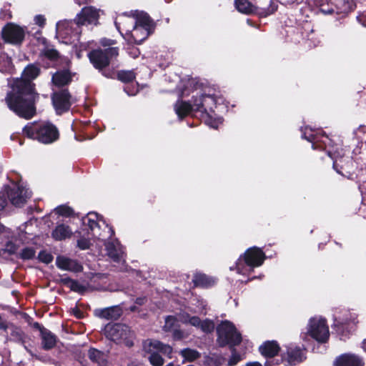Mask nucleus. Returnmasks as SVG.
<instances>
[{
	"instance_id": "1",
	"label": "nucleus",
	"mask_w": 366,
	"mask_h": 366,
	"mask_svg": "<svg viewBox=\"0 0 366 366\" xmlns=\"http://www.w3.org/2000/svg\"><path fill=\"white\" fill-rule=\"evenodd\" d=\"M39 74V69L36 66L29 65L20 79L9 83L11 89L7 93L5 101L9 109L21 117L31 119L36 113L35 102L38 94L34 92L31 81Z\"/></svg>"
},
{
	"instance_id": "2",
	"label": "nucleus",
	"mask_w": 366,
	"mask_h": 366,
	"mask_svg": "<svg viewBox=\"0 0 366 366\" xmlns=\"http://www.w3.org/2000/svg\"><path fill=\"white\" fill-rule=\"evenodd\" d=\"M82 232L89 233L92 238L106 242L114 234L112 229L98 214L89 212L82 218Z\"/></svg>"
},
{
	"instance_id": "3",
	"label": "nucleus",
	"mask_w": 366,
	"mask_h": 366,
	"mask_svg": "<svg viewBox=\"0 0 366 366\" xmlns=\"http://www.w3.org/2000/svg\"><path fill=\"white\" fill-rule=\"evenodd\" d=\"M29 138L36 139L43 144H51L59 138V132L56 127L48 122L29 123L23 130Z\"/></svg>"
},
{
	"instance_id": "4",
	"label": "nucleus",
	"mask_w": 366,
	"mask_h": 366,
	"mask_svg": "<svg viewBox=\"0 0 366 366\" xmlns=\"http://www.w3.org/2000/svg\"><path fill=\"white\" fill-rule=\"evenodd\" d=\"M265 259L264 253L257 247L248 249L241 255L236 262V270L238 274L247 275L253 272L254 267L261 266Z\"/></svg>"
},
{
	"instance_id": "5",
	"label": "nucleus",
	"mask_w": 366,
	"mask_h": 366,
	"mask_svg": "<svg viewBox=\"0 0 366 366\" xmlns=\"http://www.w3.org/2000/svg\"><path fill=\"white\" fill-rule=\"evenodd\" d=\"M152 26L149 16L141 13L137 16V21L132 29L127 28L124 39L129 44H140L149 36Z\"/></svg>"
},
{
	"instance_id": "6",
	"label": "nucleus",
	"mask_w": 366,
	"mask_h": 366,
	"mask_svg": "<svg viewBox=\"0 0 366 366\" xmlns=\"http://www.w3.org/2000/svg\"><path fill=\"white\" fill-rule=\"evenodd\" d=\"M143 350L150 354L149 362L153 366H162L164 359L159 352L169 356L172 352V348L169 345L163 344L157 340H146L143 342Z\"/></svg>"
},
{
	"instance_id": "7",
	"label": "nucleus",
	"mask_w": 366,
	"mask_h": 366,
	"mask_svg": "<svg viewBox=\"0 0 366 366\" xmlns=\"http://www.w3.org/2000/svg\"><path fill=\"white\" fill-rule=\"evenodd\" d=\"M104 332L106 337L112 341L118 343L123 342L129 347L132 345V342L129 339L132 335L131 331L125 325L109 323L105 326Z\"/></svg>"
},
{
	"instance_id": "8",
	"label": "nucleus",
	"mask_w": 366,
	"mask_h": 366,
	"mask_svg": "<svg viewBox=\"0 0 366 366\" xmlns=\"http://www.w3.org/2000/svg\"><path fill=\"white\" fill-rule=\"evenodd\" d=\"M218 339L222 345L231 344L233 345H239L241 342L242 337L234 325L229 321L222 322L217 328Z\"/></svg>"
},
{
	"instance_id": "9",
	"label": "nucleus",
	"mask_w": 366,
	"mask_h": 366,
	"mask_svg": "<svg viewBox=\"0 0 366 366\" xmlns=\"http://www.w3.org/2000/svg\"><path fill=\"white\" fill-rule=\"evenodd\" d=\"M4 189L11 203L16 207L23 206L31 196V192L19 183L12 182Z\"/></svg>"
},
{
	"instance_id": "10",
	"label": "nucleus",
	"mask_w": 366,
	"mask_h": 366,
	"mask_svg": "<svg viewBox=\"0 0 366 366\" xmlns=\"http://www.w3.org/2000/svg\"><path fill=\"white\" fill-rule=\"evenodd\" d=\"M118 55L117 47H109L102 49L93 50L88 54L91 63L96 69H102L107 66L110 59Z\"/></svg>"
},
{
	"instance_id": "11",
	"label": "nucleus",
	"mask_w": 366,
	"mask_h": 366,
	"mask_svg": "<svg viewBox=\"0 0 366 366\" xmlns=\"http://www.w3.org/2000/svg\"><path fill=\"white\" fill-rule=\"evenodd\" d=\"M307 333L319 342H326L330 332L325 320L322 317L311 318L307 325Z\"/></svg>"
},
{
	"instance_id": "12",
	"label": "nucleus",
	"mask_w": 366,
	"mask_h": 366,
	"mask_svg": "<svg viewBox=\"0 0 366 366\" xmlns=\"http://www.w3.org/2000/svg\"><path fill=\"white\" fill-rule=\"evenodd\" d=\"M81 33V26L75 19L74 21L63 20L56 24V34L61 39H65V43H68L67 39L74 38L78 39Z\"/></svg>"
},
{
	"instance_id": "13",
	"label": "nucleus",
	"mask_w": 366,
	"mask_h": 366,
	"mask_svg": "<svg viewBox=\"0 0 366 366\" xmlns=\"http://www.w3.org/2000/svg\"><path fill=\"white\" fill-rule=\"evenodd\" d=\"M1 35L5 41L12 44H18L24 40V30L21 27L11 23L3 28Z\"/></svg>"
},
{
	"instance_id": "14",
	"label": "nucleus",
	"mask_w": 366,
	"mask_h": 366,
	"mask_svg": "<svg viewBox=\"0 0 366 366\" xmlns=\"http://www.w3.org/2000/svg\"><path fill=\"white\" fill-rule=\"evenodd\" d=\"M179 317L183 324H189L204 332H210L214 328L212 321L207 319L202 321L197 316H192L186 312H182Z\"/></svg>"
},
{
	"instance_id": "15",
	"label": "nucleus",
	"mask_w": 366,
	"mask_h": 366,
	"mask_svg": "<svg viewBox=\"0 0 366 366\" xmlns=\"http://www.w3.org/2000/svg\"><path fill=\"white\" fill-rule=\"evenodd\" d=\"M52 102L57 114L68 111L71 105V97L66 89L54 93Z\"/></svg>"
},
{
	"instance_id": "16",
	"label": "nucleus",
	"mask_w": 366,
	"mask_h": 366,
	"mask_svg": "<svg viewBox=\"0 0 366 366\" xmlns=\"http://www.w3.org/2000/svg\"><path fill=\"white\" fill-rule=\"evenodd\" d=\"M99 16V11L92 6H86L76 15V19L81 26L97 24Z\"/></svg>"
},
{
	"instance_id": "17",
	"label": "nucleus",
	"mask_w": 366,
	"mask_h": 366,
	"mask_svg": "<svg viewBox=\"0 0 366 366\" xmlns=\"http://www.w3.org/2000/svg\"><path fill=\"white\" fill-rule=\"evenodd\" d=\"M107 255L115 262H124V250L119 242L114 239L104 243Z\"/></svg>"
},
{
	"instance_id": "18",
	"label": "nucleus",
	"mask_w": 366,
	"mask_h": 366,
	"mask_svg": "<svg viewBox=\"0 0 366 366\" xmlns=\"http://www.w3.org/2000/svg\"><path fill=\"white\" fill-rule=\"evenodd\" d=\"M331 4L334 5V8L326 9L322 5L320 11L325 14H331L335 10L337 14H347L352 11L353 3L352 0H330Z\"/></svg>"
},
{
	"instance_id": "19",
	"label": "nucleus",
	"mask_w": 366,
	"mask_h": 366,
	"mask_svg": "<svg viewBox=\"0 0 366 366\" xmlns=\"http://www.w3.org/2000/svg\"><path fill=\"white\" fill-rule=\"evenodd\" d=\"M362 359L352 353H345L337 357L334 366H363Z\"/></svg>"
},
{
	"instance_id": "20",
	"label": "nucleus",
	"mask_w": 366,
	"mask_h": 366,
	"mask_svg": "<svg viewBox=\"0 0 366 366\" xmlns=\"http://www.w3.org/2000/svg\"><path fill=\"white\" fill-rule=\"evenodd\" d=\"M137 21V16H132L124 14L118 15L114 21L115 26L117 30L120 32L124 37L126 33L127 28L132 29L135 22Z\"/></svg>"
},
{
	"instance_id": "21",
	"label": "nucleus",
	"mask_w": 366,
	"mask_h": 366,
	"mask_svg": "<svg viewBox=\"0 0 366 366\" xmlns=\"http://www.w3.org/2000/svg\"><path fill=\"white\" fill-rule=\"evenodd\" d=\"M57 267L63 270L79 272L82 270V266L76 260L64 256H59L56 259Z\"/></svg>"
},
{
	"instance_id": "22",
	"label": "nucleus",
	"mask_w": 366,
	"mask_h": 366,
	"mask_svg": "<svg viewBox=\"0 0 366 366\" xmlns=\"http://www.w3.org/2000/svg\"><path fill=\"white\" fill-rule=\"evenodd\" d=\"M197 97L194 99L195 110L208 115V112L212 111L213 106L215 104V99L212 95L201 96L199 97V103H197Z\"/></svg>"
},
{
	"instance_id": "23",
	"label": "nucleus",
	"mask_w": 366,
	"mask_h": 366,
	"mask_svg": "<svg viewBox=\"0 0 366 366\" xmlns=\"http://www.w3.org/2000/svg\"><path fill=\"white\" fill-rule=\"evenodd\" d=\"M36 327L39 330L41 333L43 348L45 350H50L53 348L56 343V335L39 324H36Z\"/></svg>"
},
{
	"instance_id": "24",
	"label": "nucleus",
	"mask_w": 366,
	"mask_h": 366,
	"mask_svg": "<svg viewBox=\"0 0 366 366\" xmlns=\"http://www.w3.org/2000/svg\"><path fill=\"white\" fill-rule=\"evenodd\" d=\"M174 109L180 119L189 115L193 112H197L195 110L194 104H191L189 102L183 101L182 99L177 101L174 105Z\"/></svg>"
},
{
	"instance_id": "25",
	"label": "nucleus",
	"mask_w": 366,
	"mask_h": 366,
	"mask_svg": "<svg viewBox=\"0 0 366 366\" xmlns=\"http://www.w3.org/2000/svg\"><path fill=\"white\" fill-rule=\"evenodd\" d=\"M72 230L64 224H58L51 232L52 237L56 241H61L70 238L72 235Z\"/></svg>"
},
{
	"instance_id": "26",
	"label": "nucleus",
	"mask_w": 366,
	"mask_h": 366,
	"mask_svg": "<svg viewBox=\"0 0 366 366\" xmlns=\"http://www.w3.org/2000/svg\"><path fill=\"white\" fill-rule=\"evenodd\" d=\"M192 281L196 287H207L216 282L214 277H209L204 274L197 272L194 274Z\"/></svg>"
},
{
	"instance_id": "27",
	"label": "nucleus",
	"mask_w": 366,
	"mask_h": 366,
	"mask_svg": "<svg viewBox=\"0 0 366 366\" xmlns=\"http://www.w3.org/2000/svg\"><path fill=\"white\" fill-rule=\"evenodd\" d=\"M88 356L93 362L99 366H107V356L104 352L94 348H91L88 351Z\"/></svg>"
},
{
	"instance_id": "28",
	"label": "nucleus",
	"mask_w": 366,
	"mask_h": 366,
	"mask_svg": "<svg viewBox=\"0 0 366 366\" xmlns=\"http://www.w3.org/2000/svg\"><path fill=\"white\" fill-rule=\"evenodd\" d=\"M71 81V74L68 70H62L56 72L52 76V81L57 86H62Z\"/></svg>"
},
{
	"instance_id": "29",
	"label": "nucleus",
	"mask_w": 366,
	"mask_h": 366,
	"mask_svg": "<svg viewBox=\"0 0 366 366\" xmlns=\"http://www.w3.org/2000/svg\"><path fill=\"white\" fill-rule=\"evenodd\" d=\"M97 315L107 320H117L122 315V310L118 307H108L96 312Z\"/></svg>"
},
{
	"instance_id": "30",
	"label": "nucleus",
	"mask_w": 366,
	"mask_h": 366,
	"mask_svg": "<svg viewBox=\"0 0 366 366\" xmlns=\"http://www.w3.org/2000/svg\"><path fill=\"white\" fill-rule=\"evenodd\" d=\"M279 345L274 341H268L259 347V351L262 355L266 357H274L279 352Z\"/></svg>"
},
{
	"instance_id": "31",
	"label": "nucleus",
	"mask_w": 366,
	"mask_h": 366,
	"mask_svg": "<svg viewBox=\"0 0 366 366\" xmlns=\"http://www.w3.org/2000/svg\"><path fill=\"white\" fill-rule=\"evenodd\" d=\"M357 315L355 312H347L345 315L344 317L341 318L340 317H335V325L338 326L339 325H346V324H357Z\"/></svg>"
},
{
	"instance_id": "32",
	"label": "nucleus",
	"mask_w": 366,
	"mask_h": 366,
	"mask_svg": "<svg viewBox=\"0 0 366 366\" xmlns=\"http://www.w3.org/2000/svg\"><path fill=\"white\" fill-rule=\"evenodd\" d=\"M237 9L243 14H249L254 10V6L248 0H235Z\"/></svg>"
},
{
	"instance_id": "33",
	"label": "nucleus",
	"mask_w": 366,
	"mask_h": 366,
	"mask_svg": "<svg viewBox=\"0 0 366 366\" xmlns=\"http://www.w3.org/2000/svg\"><path fill=\"white\" fill-rule=\"evenodd\" d=\"M177 315V317L174 316H167L165 319V324L163 327V329L166 332H172L176 328L179 327L178 322H181L179 320V315L181 314Z\"/></svg>"
},
{
	"instance_id": "34",
	"label": "nucleus",
	"mask_w": 366,
	"mask_h": 366,
	"mask_svg": "<svg viewBox=\"0 0 366 366\" xmlns=\"http://www.w3.org/2000/svg\"><path fill=\"white\" fill-rule=\"evenodd\" d=\"M13 70L11 59L6 54L0 56V71L2 73H11Z\"/></svg>"
},
{
	"instance_id": "35",
	"label": "nucleus",
	"mask_w": 366,
	"mask_h": 366,
	"mask_svg": "<svg viewBox=\"0 0 366 366\" xmlns=\"http://www.w3.org/2000/svg\"><path fill=\"white\" fill-rule=\"evenodd\" d=\"M302 138L307 139V141L312 142V147L313 149H316L317 147L316 143L319 141L317 137L313 134V131L312 129L305 127V129L302 131Z\"/></svg>"
},
{
	"instance_id": "36",
	"label": "nucleus",
	"mask_w": 366,
	"mask_h": 366,
	"mask_svg": "<svg viewBox=\"0 0 366 366\" xmlns=\"http://www.w3.org/2000/svg\"><path fill=\"white\" fill-rule=\"evenodd\" d=\"M62 281L73 291L77 292H83L84 291V287L79 284L77 281L69 278H64L62 280Z\"/></svg>"
},
{
	"instance_id": "37",
	"label": "nucleus",
	"mask_w": 366,
	"mask_h": 366,
	"mask_svg": "<svg viewBox=\"0 0 366 366\" xmlns=\"http://www.w3.org/2000/svg\"><path fill=\"white\" fill-rule=\"evenodd\" d=\"M182 84V87L179 88L180 98L189 96L191 88H193L194 86V80L189 79L183 81Z\"/></svg>"
},
{
	"instance_id": "38",
	"label": "nucleus",
	"mask_w": 366,
	"mask_h": 366,
	"mask_svg": "<svg viewBox=\"0 0 366 366\" xmlns=\"http://www.w3.org/2000/svg\"><path fill=\"white\" fill-rule=\"evenodd\" d=\"M181 355L189 362H192L199 357V353L189 348H186L180 352Z\"/></svg>"
},
{
	"instance_id": "39",
	"label": "nucleus",
	"mask_w": 366,
	"mask_h": 366,
	"mask_svg": "<svg viewBox=\"0 0 366 366\" xmlns=\"http://www.w3.org/2000/svg\"><path fill=\"white\" fill-rule=\"evenodd\" d=\"M41 56L43 58H46L51 61H54L58 58L59 54L56 50L52 48H46L41 52Z\"/></svg>"
},
{
	"instance_id": "40",
	"label": "nucleus",
	"mask_w": 366,
	"mask_h": 366,
	"mask_svg": "<svg viewBox=\"0 0 366 366\" xmlns=\"http://www.w3.org/2000/svg\"><path fill=\"white\" fill-rule=\"evenodd\" d=\"M134 78L133 71H121L118 73V79L123 82L132 81Z\"/></svg>"
},
{
	"instance_id": "41",
	"label": "nucleus",
	"mask_w": 366,
	"mask_h": 366,
	"mask_svg": "<svg viewBox=\"0 0 366 366\" xmlns=\"http://www.w3.org/2000/svg\"><path fill=\"white\" fill-rule=\"evenodd\" d=\"M91 236L89 233H87V237H82L77 241V245L81 249H89L91 243Z\"/></svg>"
},
{
	"instance_id": "42",
	"label": "nucleus",
	"mask_w": 366,
	"mask_h": 366,
	"mask_svg": "<svg viewBox=\"0 0 366 366\" xmlns=\"http://www.w3.org/2000/svg\"><path fill=\"white\" fill-rule=\"evenodd\" d=\"M57 214L64 217H70L73 214V210L68 206L61 205L55 209Z\"/></svg>"
},
{
	"instance_id": "43",
	"label": "nucleus",
	"mask_w": 366,
	"mask_h": 366,
	"mask_svg": "<svg viewBox=\"0 0 366 366\" xmlns=\"http://www.w3.org/2000/svg\"><path fill=\"white\" fill-rule=\"evenodd\" d=\"M35 255V251L33 248L26 247L19 254V257L23 259H31Z\"/></svg>"
},
{
	"instance_id": "44",
	"label": "nucleus",
	"mask_w": 366,
	"mask_h": 366,
	"mask_svg": "<svg viewBox=\"0 0 366 366\" xmlns=\"http://www.w3.org/2000/svg\"><path fill=\"white\" fill-rule=\"evenodd\" d=\"M39 259L42 262L48 264L53 260V256L50 253L43 251L39 252Z\"/></svg>"
},
{
	"instance_id": "45",
	"label": "nucleus",
	"mask_w": 366,
	"mask_h": 366,
	"mask_svg": "<svg viewBox=\"0 0 366 366\" xmlns=\"http://www.w3.org/2000/svg\"><path fill=\"white\" fill-rule=\"evenodd\" d=\"M172 332L173 338L175 340H180L184 338H186L188 336L187 334H186L184 331L179 330V327L173 330Z\"/></svg>"
},
{
	"instance_id": "46",
	"label": "nucleus",
	"mask_w": 366,
	"mask_h": 366,
	"mask_svg": "<svg viewBox=\"0 0 366 366\" xmlns=\"http://www.w3.org/2000/svg\"><path fill=\"white\" fill-rule=\"evenodd\" d=\"M8 204L7 195L4 189L0 192V211L3 210Z\"/></svg>"
},
{
	"instance_id": "47",
	"label": "nucleus",
	"mask_w": 366,
	"mask_h": 366,
	"mask_svg": "<svg viewBox=\"0 0 366 366\" xmlns=\"http://www.w3.org/2000/svg\"><path fill=\"white\" fill-rule=\"evenodd\" d=\"M4 251L5 252L9 253V254H14L17 251V246L15 244L11 242H9L5 245V248L4 249Z\"/></svg>"
},
{
	"instance_id": "48",
	"label": "nucleus",
	"mask_w": 366,
	"mask_h": 366,
	"mask_svg": "<svg viewBox=\"0 0 366 366\" xmlns=\"http://www.w3.org/2000/svg\"><path fill=\"white\" fill-rule=\"evenodd\" d=\"M240 360H241L240 355L236 352H233L229 360L228 364L229 366H234L237 362H239L240 361Z\"/></svg>"
},
{
	"instance_id": "49",
	"label": "nucleus",
	"mask_w": 366,
	"mask_h": 366,
	"mask_svg": "<svg viewBox=\"0 0 366 366\" xmlns=\"http://www.w3.org/2000/svg\"><path fill=\"white\" fill-rule=\"evenodd\" d=\"M205 122L211 127L217 129L219 124L221 123V121L220 119L212 121L211 117L208 116L207 118L205 119Z\"/></svg>"
},
{
	"instance_id": "50",
	"label": "nucleus",
	"mask_w": 366,
	"mask_h": 366,
	"mask_svg": "<svg viewBox=\"0 0 366 366\" xmlns=\"http://www.w3.org/2000/svg\"><path fill=\"white\" fill-rule=\"evenodd\" d=\"M35 24L39 25V26H44L45 24L46 19L43 15H36L34 17Z\"/></svg>"
},
{
	"instance_id": "51",
	"label": "nucleus",
	"mask_w": 366,
	"mask_h": 366,
	"mask_svg": "<svg viewBox=\"0 0 366 366\" xmlns=\"http://www.w3.org/2000/svg\"><path fill=\"white\" fill-rule=\"evenodd\" d=\"M198 302L199 303V305L198 306V310H196V312H199L201 314H206V307L207 305L204 300H198Z\"/></svg>"
},
{
	"instance_id": "52",
	"label": "nucleus",
	"mask_w": 366,
	"mask_h": 366,
	"mask_svg": "<svg viewBox=\"0 0 366 366\" xmlns=\"http://www.w3.org/2000/svg\"><path fill=\"white\" fill-rule=\"evenodd\" d=\"M302 351L300 349H297V350L293 351L292 350H288V355L291 358H294L295 360L298 359L300 357Z\"/></svg>"
},
{
	"instance_id": "53",
	"label": "nucleus",
	"mask_w": 366,
	"mask_h": 366,
	"mask_svg": "<svg viewBox=\"0 0 366 366\" xmlns=\"http://www.w3.org/2000/svg\"><path fill=\"white\" fill-rule=\"evenodd\" d=\"M88 46H89V43H86V44H85V43H84V44H83V43H81V44H80V45H79V50H76V56H77V58L80 59V58L81 57V52L82 51H84V50H86V49H87Z\"/></svg>"
},
{
	"instance_id": "54",
	"label": "nucleus",
	"mask_w": 366,
	"mask_h": 366,
	"mask_svg": "<svg viewBox=\"0 0 366 366\" xmlns=\"http://www.w3.org/2000/svg\"><path fill=\"white\" fill-rule=\"evenodd\" d=\"M358 21L362 24V25L366 27V16L364 15H360L357 16Z\"/></svg>"
},
{
	"instance_id": "55",
	"label": "nucleus",
	"mask_w": 366,
	"mask_h": 366,
	"mask_svg": "<svg viewBox=\"0 0 366 366\" xmlns=\"http://www.w3.org/2000/svg\"><path fill=\"white\" fill-rule=\"evenodd\" d=\"M328 155H329L332 159H335V160H334V162H333V167H334V169H336V170H337V169H336V165H337V157H336L335 154H332V152H331V151H328Z\"/></svg>"
},
{
	"instance_id": "56",
	"label": "nucleus",
	"mask_w": 366,
	"mask_h": 366,
	"mask_svg": "<svg viewBox=\"0 0 366 366\" xmlns=\"http://www.w3.org/2000/svg\"><path fill=\"white\" fill-rule=\"evenodd\" d=\"M201 96H205V94H199V92H197L195 95H193V96H192V104H194V99H195L196 97H197V103H199V97H200Z\"/></svg>"
},
{
	"instance_id": "57",
	"label": "nucleus",
	"mask_w": 366,
	"mask_h": 366,
	"mask_svg": "<svg viewBox=\"0 0 366 366\" xmlns=\"http://www.w3.org/2000/svg\"><path fill=\"white\" fill-rule=\"evenodd\" d=\"M101 43L103 46H108L113 44L112 41L106 39L102 40Z\"/></svg>"
},
{
	"instance_id": "58",
	"label": "nucleus",
	"mask_w": 366,
	"mask_h": 366,
	"mask_svg": "<svg viewBox=\"0 0 366 366\" xmlns=\"http://www.w3.org/2000/svg\"><path fill=\"white\" fill-rule=\"evenodd\" d=\"M246 366H262V365L258 362H253L247 363Z\"/></svg>"
},
{
	"instance_id": "59",
	"label": "nucleus",
	"mask_w": 366,
	"mask_h": 366,
	"mask_svg": "<svg viewBox=\"0 0 366 366\" xmlns=\"http://www.w3.org/2000/svg\"><path fill=\"white\" fill-rule=\"evenodd\" d=\"M145 299L144 298H138L137 300V303L139 305H142L144 302Z\"/></svg>"
},
{
	"instance_id": "60",
	"label": "nucleus",
	"mask_w": 366,
	"mask_h": 366,
	"mask_svg": "<svg viewBox=\"0 0 366 366\" xmlns=\"http://www.w3.org/2000/svg\"><path fill=\"white\" fill-rule=\"evenodd\" d=\"M124 90H125V92H126L129 95H134V94H135V93L129 92L128 91V87L124 88Z\"/></svg>"
},
{
	"instance_id": "61",
	"label": "nucleus",
	"mask_w": 366,
	"mask_h": 366,
	"mask_svg": "<svg viewBox=\"0 0 366 366\" xmlns=\"http://www.w3.org/2000/svg\"><path fill=\"white\" fill-rule=\"evenodd\" d=\"M362 348L366 352V340H365L362 342Z\"/></svg>"
},
{
	"instance_id": "62",
	"label": "nucleus",
	"mask_w": 366,
	"mask_h": 366,
	"mask_svg": "<svg viewBox=\"0 0 366 366\" xmlns=\"http://www.w3.org/2000/svg\"><path fill=\"white\" fill-rule=\"evenodd\" d=\"M344 325H339L338 326H336V327L338 328V330H337V332H339V330H340V327H342ZM334 326L335 327V325H334Z\"/></svg>"
},
{
	"instance_id": "63",
	"label": "nucleus",
	"mask_w": 366,
	"mask_h": 366,
	"mask_svg": "<svg viewBox=\"0 0 366 366\" xmlns=\"http://www.w3.org/2000/svg\"><path fill=\"white\" fill-rule=\"evenodd\" d=\"M4 227L2 224H0V233L3 232Z\"/></svg>"
},
{
	"instance_id": "64",
	"label": "nucleus",
	"mask_w": 366,
	"mask_h": 366,
	"mask_svg": "<svg viewBox=\"0 0 366 366\" xmlns=\"http://www.w3.org/2000/svg\"><path fill=\"white\" fill-rule=\"evenodd\" d=\"M166 366H174L172 363H169L168 365H167Z\"/></svg>"
}]
</instances>
